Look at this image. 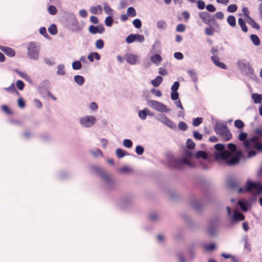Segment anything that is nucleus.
<instances>
[{
    "label": "nucleus",
    "instance_id": "nucleus-1",
    "mask_svg": "<svg viewBox=\"0 0 262 262\" xmlns=\"http://www.w3.org/2000/svg\"><path fill=\"white\" fill-rule=\"evenodd\" d=\"M228 147L231 152L227 150H224V145L221 144L215 145V148L219 151L215 154L216 159L224 160L229 165H234L238 162L239 157L242 156V152L240 150H237L236 147L234 144H228Z\"/></svg>",
    "mask_w": 262,
    "mask_h": 262
},
{
    "label": "nucleus",
    "instance_id": "nucleus-2",
    "mask_svg": "<svg viewBox=\"0 0 262 262\" xmlns=\"http://www.w3.org/2000/svg\"><path fill=\"white\" fill-rule=\"evenodd\" d=\"M245 147L249 150L248 157L251 158L256 154L255 150H262V144L258 137H253L244 142Z\"/></svg>",
    "mask_w": 262,
    "mask_h": 262
},
{
    "label": "nucleus",
    "instance_id": "nucleus-3",
    "mask_svg": "<svg viewBox=\"0 0 262 262\" xmlns=\"http://www.w3.org/2000/svg\"><path fill=\"white\" fill-rule=\"evenodd\" d=\"M192 154L190 151L186 150L185 153V157L182 160H173V166L176 168L181 169L184 166L193 167L194 164L192 162Z\"/></svg>",
    "mask_w": 262,
    "mask_h": 262
},
{
    "label": "nucleus",
    "instance_id": "nucleus-4",
    "mask_svg": "<svg viewBox=\"0 0 262 262\" xmlns=\"http://www.w3.org/2000/svg\"><path fill=\"white\" fill-rule=\"evenodd\" d=\"M28 55L31 58L36 60L39 57V47L34 42H31L28 47Z\"/></svg>",
    "mask_w": 262,
    "mask_h": 262
},
{
    "label": "nucleus",
    "instance_id": "nucleus-5",
    "mask_svg": "<svg viewBox=\"0 0 262 262\" xmlns=\"http://www.w3.org/2000/svg\"><path fill=\"white\" fill-rule=\"evenodd\" d=\"M246 190L254 194H260L262 193V185L258 183L248 182Z\"/></svg>",
    "mask_w": 262,
    "mask_h": 262
},
{
    "label": "nucleus",
    "instance_id": "nucleus-6",
    "mask_svg": "<svg viewBox=\"0 0 262 262\" xmlns=\"http://www.w3.org/2000/svg\"><path fill=\"white\" fill-rule=\"evenodd\" d=\"M147 104L150 107L161 112H168L170 110L164 104L154 100H148Z\"/></svg>",
    "mask_w": 262,
    "mask_h": 262
},
{
    "label": "nucleus",
    "instance_id": "nucleus-7",
    "mask_svg": "<svg viewBox=\"0 0 262 262\" xmlns=\"http://www.w3.org/2000/svg\"><path fill=\"white\" fill-rule=\"evenodd\" d=\"M96 120V118L93 116H86L81 118L80 122L82 126L89 127L94 124Z\"/></svg>",
    "mask_w": 262,
    "mask_h": 262
},
{
    "label": "nucleus",
    "instance_id": "nucleus-8",
    "mask_svg": "<svg viewBox=\"0 0 262 262\" xmlns=\"http://www.w3.org/2000/svg\"><path fill=\"white\" fill-rule=\"evenodd\" d=\"M199 15L203 21L206 24L209 25L212 22L215 21L214 18L207 12H201L199 13Z\"/></svg>",
    "mask_w": 262,
    "mask_h": 262
},
{
    "label": "nucleus",
    "instance_id": "nucleus-9",
    "mask_svg": "<svg viewBox=\"0 0 262 262\" xmlns=\"http://www.w3.org/2000/svg\"><path fill=\"white\" fill-rule=\"evenodd\" d=\"M89 30L92 34L102 33L104 31V28L102 25L99 26H91Z\"/></svg>",
    "mask_w": 262,
    "mask_h": 262
},
{
    "label": "nucleus",
    "instance_id": "nucleus-10",
    "mask_svg": "<svg viewBox=\"0 0 262 262\" xmlns=\"http://www.w3.org/2000/svg\"><path fill=\"white\" fill-rule=\"evenodd\" d=\"M126 61L130 64H136L138 61V57L133 54H127L125 56Z\"/></svg>",
    "mask_w": 262,
    "mask_h": 262
},
{
    "label": "nucleus",
    "instance_id": "nucleus-11",
    "mask_svg": "<svg viewBox=\"0 0 262 262\" xmlns=\"http://www.w3.org/2000/svg\"><path fill=\"white\" fill-rule=\"evenodd\" d=\"M160 121L162 123L165 124L166 125L171 128H176V127L175 124L173 123L171 120H170L169 119H168L167 117L165 116L161 117V118L160 119Z\"/></svg>",
    "mask_w": 262,
    "mask_h": 262
},
{
    "label": "nucleus",
    "instance_id": "nucleus-12",
    "mask_svg": "<svg viewBox=\"0 0 262 262\" xmlns=\"http://www.w3.org/2000/svg\"><path fill=\"white\" fill-rule=\"evenodd\" d=\"M222 138L225 141H228L231 139L232 135L226 127H224L222 133Z\"/></svg>",
    "mask_w": 262,
    "mask_h": 262
},
{
    "label": "nucleus",
    "instance_id": "nucleus-13",
    "mask_svg": "<svg viewBox=\"0 0 262 262\" xmlns=\"http://www.w3.org/2000/svg\"><path fill=\"white\" fill-rule=\"evenodd\" d=\"M0 50L4 52L7 55L10 57H13L15 55L14 50L10 48L0 46Z\"/></svg>",
    "mask_w": 262,
    "mask_h": 262
},
{
    "label": "nucleus",
    "instance_id": "nucleus-14",
    "mask_svg": "<svg viewBox=\"0 0 262 262\" xmlns=\"http://www.w3.org/2000/svg\"><path fill=\"white\" fill-rule=\"evenodd\" d=\"M212 61L214 63V64L223 69H226L227 68L226 66L223 62L220 61V58L216 56H213L211 58Z\"/></svg>",
    "mask_w": 262,
    "mask_h": 262
},
{
    "label": "nucleus",
    "instance_id": "nucleus-15",
    "mask_svg": "<svg viewBox=\"0 0 262 262\" xmlns=\"http://www.w3.org/2000/svg\"><path fill=\"white\" fill-rule=\"evenodd\" d=\"M90 12L94 14H100L102 12V8L100 5L92 7L90 9Z\"/></svg>",
    "mask_w": 262,
    "mask_h": 262
},
{
    "label": "nucleus",
    "instance_id": "nucleus-16",
    "mask_svg": "<svg viewBox=\"0 0 262 262\" xmlns=\"http://www.w3.org/2000/svg\"><path fill=\"white\" fill-rule=\"evenodd\" d=\"M244 216L243 214L239 212L237 210H234L233 212L232 219L235 221H243L244 220Z\"/></svg>",
    "mask_w": 262,
    "mask_h": 262
},
{
    "label": "nucleus",
    "instance_id": "nucleus-17",
    "mask_svg": "<svg viewBox=\"0 0 262 262\" xmlns=\"http://www.w3.org/2000/svg\"><path fill=\"white\" fill-rule=\"evenodd\" d=\"M88 58L91 62H93L94 59L99 60L100 59V56L97 52H92L89 54Z\"/></svg>",
    "mask_w": 262,
    "mask_h": 262
},
{
    "label": "nucleus",
    "instance_id": "nucleus-18",
    "mask_svg": "<svg viewBox=\"0 0 262 262\" xmlns=\"http://www.w3.org/2000/svg\"><path fill=\"white\" fill-rule=\"evenodd\" d=\"M252 98L255 103H259L262 101V94H253L252 95Z\"/></svg>",
    "mask_w": 262,
    "mask_h": 262
},
{
    "label": "nucleus",
    "instance_id": "nucleus-19",
    "mask_svg": "<svg viewBox=\"0 0 262 262\" xmlns=\"http://www.w3.org/2000/svg\"><path fill=\"white\" fill-rule=\"evenodd\" d=\"M237 204L241 207L242 210H243L244 211H247L248 203L246 201L243 200H239Z\"/></svg>",
    "mask_w": 262,
    "mask_h": 262
},
{
    "label": "nucleus",
    "instance_id": "nucleus-20",
    "mask_svg": "<svg viewBox=\"0 0 262 262\" xmlns=\"http://www.w3.org/2000/svg\"><path fill=\"white\" fill-rule=\"evenodd\" d=\"M247 23L253 28L258 30L259 29V26L258 24L252 18L249 17L247 19Z\"/></svg>",
    "mask_w": 262,
    "mask_h": 262
},
{
    "label": "nucleus",
    "instance_id": "nucleus-21",
    "mask_svg": "<svg viewBox=\"0 0 262 262\" xmlns=\"http://www.w3.org/2000/svg\"><path fill=\"white\" fill-rule=\"evenodd\" d=\"M150 60L155 63L159 64L162 61V58L159 55L155 54L151 56Z\"/></svg>",
    "mask_w": 262,
    "mask_h": 262
},
{
    "label": "nucleus",
    "instance_id": "nucleus-22",
    "mask_svg": "<svg viewBox=\"0 0 262 262\" xmlns=\"http://www.w3.org/2000/svg\"><path fill=\"white\" fill-rule=\"evenodd\" d=\"M147 113H149V110L147 108H145L143 110L140 111L138 113L139 117L143 120L146 119Z\"/></svg>",
    "mask_w": 262,
    "mask_h": 262
},
{
    "label": "nucleus",
    "instance_id": "nucleus-23",
    "mask_svg": "<svg viewBox=\"0 0 262 262\" xmlns=\"http://www.w3.org/2000/svg\"><path fill=\"white\" fill-rule=\"evenodd\" d=\"M227 22L229 25L232 27H234L236 25V19L235 17L233 15H229L227 17Z\"/></svg>",
    "mask_w": 262,
    "mask_h": 262
},
{
    "label": "nucleus",
    "instance_id": "nucleus-24",
    "mask_svg": "<svg viewBox=\"0 0 262 262\" xmlns=\"http://www.w3.org/2000/svg\"><path fill=\"white\" fill-rule=\"evenodd\" d=\"M162 80V77L161 76H158L155 79L152 80L151 82L154 86L157 87L160 85Z\"/></svg>",
    "mask_w": 262,
    "mask_h": 262
},
{
    "label": "nucleus",
    "instance_id": "nucleus-25",
    "mask_svg": "<svg viewBox=\"0 0 262 262\" xmlns=\"http://www.w3.org/2000/svg\"><path fill=\"white\" fill-rule=\"evenodd\" d=\"M250 38L253 43L254 45L255 46H258L260 43V40L259 38V37L256 35L254 34H252L250 36Z\"/></svg>",
    "mask_w": 262,
    "mask_h": 262
},
{
    "label": "nucleus",
    "instance_id": "nucleus-26",
    "mask_svg": "<svg viewBox=\"0 0 262 262\" xmlns=\"http://www.w3.org/2000/svg\"><path fill=\"white\" fill-rule=\"evenodd\" d=\"M238 23L239 26H241L242 30L244 32H247L248 31V28L246 25V24L243 18H239L238 19Z\"/></svg>",
    "mask_w": 262,
    "mask_h": 262
},
{
    "label": "nucleus",
    "instance_id": "nucleus-27",
    "mask_svg": "<svg viewBox=\"0 0 262 262\" xmlns=\"http://www.w3.org/2000/svg\"><path fill=\"white\" fill-rule=\"evenodd\" d=\"M75 81L79 85H82L84 81V78L80 75H76L74 77Z\"/></svg>",
    "mask_w": 262,
    "mask_h": 262
},
{
    "label": "nucleus",
    "instance_id": "nucleus-28",
    "mask_svg": "<svg viewBox=\"0 0 262 262\" xmlns=\"http://www.w3.org/2000/svg\"><path fill=\"white\" fill-rule=\"evenodd\" d=\"M127 14L130 17H134L136 15V11L133 7H129L127 10Z\"/></svg>",
    "mask_w": 262,
    "mask_h": 262
},
{
    "label": "nucleus",
    "instance_id": "nucleus-29",
    "mask_svg": "<svg viewBox=\"0 0 262 262\" xmlns=\"http://www.w3.org/2000/svg\"><path fill=\"white\" fill-rule=\"evenodd\" d=\"M238 66L241 69H243L244 68H248L250 67V65L249 63L246 62L244 60H241L238 62Z\"/></svg>",
    "mask_w": 262,
    "mask_h": 262
},
{
    "label": "nucleus",
    "instance_id": "nucleus-30",
    "mask_svg": "<svg viewBox=\"0 0 262 262\" xmlns=\"http://www.w3.org/2000/svg\"><path fill=\"white\" fill-rule=\"evenodd\" d=\"M48 31L51 34L53 35L56 34L57 32V27L56 25H52L51 26H50L48 28Z\"/></svg>",
    "mask_w": 262,
    "mask_h": 262
},
{
    "label": "nucleus",
    "instance_id": "nucleus-31",
    "mask_svg": "<svg viewBox=\"0 0 262 262\" xmlns=\"http://www.w3.org/2000/svg\"><path fill=\"white\" fill-rule=\"evenodd\" d=\"M195 156L197 158H202L203 159H205L207 157V155L205 151H199L196 154Z\"/></svg>",
    "mask_w": 262,
    "mask_h": 262
},
{
    "label": "nucleus",
    "instance_id": "nucleus-32",
    "mask_svg": "<svg viewBox=\"0 0 262 262\" xmlns=\"http://www.w3.org/2000/svg\"><path fill=\"white\" fill-rule=\"evenodd\" d=\"M104 45V41L102 39H98L96 41V47L98 49H101Z\"/></svg>",
    "mask_w": 262,
    "mask_h": 262
},
{
    "label": "nucleus",
    "instance_id": "nucleus-33",
    "mask_svg": "<svg viewBox=\"0 0 262 262\" xmlns=\"http://www.w3.org/2000/svg\"><path fill=\"white\" fill-rule=\"evenodd\" d=\"M135 41H136V34H130L126 38V41L129 43Z\"/></svg>",
    "mask_w": 262,
    "mask_h": 262
},
{
    "label": "nucleus",
    "instance_id": "nucleus-34",
    "mask_svg": "<svg viewBox=\"0 0 262 262\" xmlns=\"http://www.w3.org/2000/svg\"><path fill=\"white\" fill-rule=\"evenodd\" d=\"M16 72L21 77H22L24 79H25L27 81L30 80V77L28 75V74L27 73L19 72L18 70H16Z\"/></svg>",
    "mask_w": 262,
    "mask_h": 262
},
{
    "label": "nucleus",
    "instance_id": "nucleus-35",
    "mask_svg": "<svg viewBox=\"0 0 262 262\" xmlns=\"http://www.w3.org/2000/svg\"><path fill=\"white\" fill-rule=\"evenodd\" d=\"M237 7L236 5L231 4V5H230L227 7V11L229 12L233 13V12H235L237 10Z\"/></svg>",
    "mask_w": 262,
    "mask_h": 262
},
{
    "label": "nucleus",
    "instance_id": "nucleus-36",
    "mask_svg": "<svg viewBox=\"0 0 262 262\" xmlns=\"http://www.w3.org/2000/svg\"><path fill=\"white\" fill-rule=\"evenodd\" d=\"M234 125L235 127L238 128H242L244 126V123L242 121L237 120L235 121Z\"/></svg>",
    "mask_w": 262,
    "mask_h": 262
},
{
    "label": "nucleus",
    "instance_id": "nucleus-37",
    "mask_svg": "<svg viewBox=\"0 0 262 262\" xmlns=\"http://www.w3.org/2000/svg\"><path fill=\"white\" fill-rule=\"evenodd\" d=\"M113 19L111 16H108L105 18V24L106 26L110 27L112 25Z\"/></svg>",
    "mask_w": 262,
    "mask_h": 262
},
{
    "label": "nucleus",
    "instance_id": "nucleus-38",
    "mask_svg": "<svg viewBox=\"0 0 262 262\" xmlns=\"http://www.w3.org/2000/svg\"><path fill=\"white\" fill-rule=\"evenodd\" d=\"M202 122V118L201 117H198L194 119L193 121V125L194 126H199Z\"/></svg>",
    "mask_w": 262,
    "mask_h": 262
},
{
    "label": "nucleus",
    "instance_id": "nucleus-39",
    "mask_svg": "<svg viewBox=\"0 0 262 262\" xmlns=\"http://www.w3.org/2000/svg\"><path fill=\"white\" fill-rule=\"evenodd\" d=\"M104 10L105 12L108 15H112L113 13V10L107 5L105 4L104 6Z\"/></svg>",
    "mask_w": 262,
    "mask_h": 262
},
{
    "label": "nucleus",
    "instance_id": "nucleus-40",
    "mask_svg": "<svg viewBox=\"0 0 262 262\" xmlns=\"http://www.w3.org/2000/svg\"><path fill=\"white\" fill-rule=\"evenodd\" d=\"M133 25H134V26L136 28H138V29H139L141 28V26H142V23H141V21L140 19H135L133 22Z\"/></svg>",
    "mask_w": 262,
    "mask_h": 262
},
{
    "label": "nucleus",
    "instance_id": "nucleus-41",
    "mask_svg": "<svg viewBox=\"0 0 262 262\" xmlns=\"http://www.w3.org/2000/svg\"><path fill=\"white\" fill-rule=\"evenodd\" d=\"M72 67L75 70H79L81 67V64L79 61H75L73 62Z\"/></svg>",
    "mask_w": 262,
    "mask_h": 262
},
{
    "label": "nucleus",
    "instance_id": "nucleus-42",
    "mask_svg": "<svg viewBox=\"0 0 262 262\" xmlns=\"http://www.w3.org/2000/svg\"><path fill=\"white\" fill-rule=\"evenodd\" d=\"M48 11L51 14L55 15L57 13V9L54 6H50L48 8Z\"/></svg>",
    "mask_w": 262,
    "mask_h": 262
},
{
    "label": "nucleus",
    "instance_id": "nucleus-43",
    "mask_svg": "<svg viewBox=\"0 0 262 262\" xmlns=\"http://www.w3.org/2000/svg\"><path fill=\"white\" fill-rule=\"evenodd\" d=\"M186 144H187V148H189V149H193L194 148L195 144L190 139H188L187 141Z\"/></svg>",
    "mask_w": 262,
    "mask_h": 262
},
{
    "label": "nucleus",
    "instance_id": "nucleus-44",
    "mask_svg": "<svg viewBox=\"0 0 262 262\" xmlns=\"http://www.w3.org/2000/svg\"><path fill=\"white\" fill-rule=\"evenodd\" d=\"M157 27L159 29H164L166 26V24L164 20H160L157 23Z\"/></svg>",
    "mask_w": 262,
    "mask_h": 262
},
{
    "label": "nucleus",
    "instance_id": "nucleus-45",
    "mask_svg": "<svg viewBox=\"0 0 262 262\" xmlns=\"http://www.w3.org/2000/svg\"><path fill=\"white\" fill-rule=\"evenodd\" d=\"M123 145L126 147L130 148L132 146L133 143L131 140L129 139H125L123 141Z\"/></svg>",
    "mask_w": 262,
    "mask_h": 262
},
{
    "label": "nucleus",
    "instance_id": "nucleus-46",
    "mask_svg": "<svg viewBox=\"0 0 262 262\" xmlns=\"http://www.w3.org/2000/svg\"><path fill=\"white\" fill-rule=\"evenodd\" d=\"M197 6L199 9L203 10L205 7V4L203 1L199 0L197 2Z\"/></svg>",
    "mask_w": 262,
    "mask_h": 262
},
{
    "label": "nucleus",
    "instance_id": "nucleus-47",
    "mask_svg": "<svg viewBox=\"0 0 262 262\" xmlns=\"http://www.w3.org/2000/svg\"><path fill=\"white\" fill-rule=\"evenodd\" d=\"M178 127L179 128L182 130H185L187 128L186 124L184 122H180L179 123Z\"/></svg>",
    "mask_w": 262,
    "mask_h": 262
},
{
    "label": "nucleus",
    "instance_id": "nucleus-48",
    "mask_svg": "<svg viewBox=\"0 0 262 262\" xmlns=\"http://www.w3.org/2000/svg\"><path fill=\"white\" fill-rule=\"evenodd\" d=\"M136 152L138 155H142L144 152V148L141 146H137L136 148Z\"/></svg>",
    "mask_w": 262,
    "mask_h": 262
},
{
    "label": "nucleus",
    "instance_id": "nucleus-49",
    "mask_svg": "<svg viewBox=\"0 0 262 262\" xmlns=\"http://www.w3.org/2000/svg\"><path fill=\"white\" fill-rule=\"evenodd\" d=\"M177 32H183L185 30V26L183 24H179L176 28Z\"/></svg>",
    "mask_w": 262,
    "mask_h": 262
},
{
    "label": "nucleus",
    "instance_id": "nucleus-50",
    "mask_svg": "<svg viewBox=\"0 0 262 262\" xmlns=\"http://www.w3.org/2000/svg\"><path fill=\"white\" fill-rule=\"evenodd\" d=\"M206 9L210 12H214L216 10L215 7L212 4L207 5L206 6Z\"/></svg>",
    "mask_w": 262,
    "mask_h": 262
},
{
    "label": "nucleus",
    "instance_id": "nucleus-51",
    "mask_svg": "<svg viewBox=\"0 0 262 262\" xmlns=\"http://www.w3.org/2000/svg\"><path fill=\"white\" fill-rule=\"evenodd\" d=\"M204 247L206 250L211 251L215 248V246L214 244H210L209 245H205Z\"/></svg>",
    "mask_w": 262,
    "mask_h": 262
},
{
    "label": "nucleus",
    "instance_id": "nucleus-52",
    "mask_svg": "<svg viewBox=\"0 0 262 262\" xmlns=\"http://www.w3.org/2000/svg\"><path fill=\"white\" fill-rule=\"evenodd\" d=\"M5 90L8 92H16L18 93L17 91L15 88L14 84L13 83L12 84L10 87L5 88Z\"/></svg>",
    "mask_w": 262,
    "mask_h": 262
},
{
    "label": "nucleus",
    "instance_id": "nucleus-53",
    "mask_svg": "<svg viewBox=\"0 0 262 262\" xmlns=\"http://www.w3.org/2000/svg\"><path fill=\"white\" fill-rule=\"evenodd\" d=\"M16 86L19 90H23L24 88L25 85H24V82L22 81L18 80L16 82Z\"/></svg>",
    "mask_w": 262,
    "mask_h": 262
},
{
    "label": "nucleus",
    "instance_id": "nucleus-54",
    "mask_svg": "<svg viewBox=\"0 0 262 262\" xmlns=\"http://www.w3.org/2000/svg\"><path fill=\"white\" fill-rule=\"evenodd\" d=\"M116 154L119 158H122L124 155V151L120 148L116 150Z\"/></svg>",
    "mask_w": 262,
    "mask_h": 262
},
{
    "label": "nucleus",
    "instance_id": "nucleus-55",
    "mask_svg": "<svg viewBox=\"0 0 262 262\" xmlns=\"http://www.w3.org/2000/svg\"><path fill=\"white\" fill-rule=\"evenodd\" d=\"M224 14L222 12H217L215 14V17L218 19H222L224 18Z\"/></svg>",
    "mask_w": 262,
    "mask_h": 262
},
{
    "label": "nucleus",
    "instance_id": "nucleus-56",
    "mask_svg": "<svg viewBox=\"0 0 262 262\" xmlns=\"http://www.w3.org/2000/svg\"><path fill=\"white\" fill-rule=\"evenodd\" d=\"M57 73L59 75H64V70L63 66L59 65L58 67Z\"/></svg>",
    "mask_w": 262,
    "mask_h": 262
},
{
    "label": "nucleus",
    "instance_id": "nucleus-57",
    "mask_svg": "<svg viewBox=\"0 0 262 262\" xmlns=\"http://www.w3.org/2000/svg\"><path fill=\"white\" fill-rule=\"evenodd\" d=\"M144 40V37L142 35L136 34V41L143 42Z\"/></svg>",
    "mask_w": 262,
    "mask_h": 262
},
{
    "label": "nucleus",
    "instance_id": "nucleus-58",
    "mask_svg": "<svg viewBox=\"0 0 262 262\" xmlns=\"http://www.w3.org/2000/svg\"><path fill=\"white\" fill-rule=\"evenodd\" d=\"M179 83L178 81L175 82L171 87L172 91L177 92L179 87Z\"/></svg>",
    "mask_w": 262,
    "mask_h": 262
},
{
    "label": "nucleus",
    "instance_id": "nucleus-59",
    "mask_svg": "<svg viewBox=\"0 0 262 262\" xmlns=\"http://www.w3.org/2000/svg\"><path fill=\"white\" fill-rule=\"evenodd\" d=\"M17 103L18 106L21 107L23 108L25 106V103L23 98H19L18 100Z\"/></svg>",
    "mask_w": 262,
    "mask_h": 262
},
{
    "label": "nucleus",
    "instance_id": "nucleus-60",
    "mask_svg": "<svg viewBox=\"0 0 262 262\" xmlns=\"http://www.w3.org/2000/svg\"><path fill=\"white\" fill-rule=\"evenodd\" d=\"M205 33L208 35H211L213 33V30L211 27H208L205 29Z\"/></svg>",
    "mask_w": 262,
    "mask_h": 262
},
{
    "label": "nucleus",
    "instance_id": "nucleus-61",
    "mask_svg": "<svg viewBox=\"0 0 262 262\" xmlns=\"http://www.w3.org/2000/svg\"><path fill=\"white\" fill-rule=\"evenodd\" d=\"M179 97V94L177 92H172L171 93V99L173 100H177Z\"/></svg>",
    "mask_w": 262,
    "mask_h": 262
},
{
    "label": "nucleus",
    "instance_id": "nucleus-62",
    "mask_svg": "<svg viewBox=\"0 0 262 262\" xmlns=\"http://www.w3.org/2000/svg\"><path fill=\"white\" fill-rule=\"evenodd\" d=\"M174 57L179 60L182 59L183 58V54L180 52H176L174 54Z\"/></svg>",
    "mask_w": 262,
    "mask_h": 262
},
{
    "label": "nucleus",
    "instance_id": "nucleus-63",
    "mask_svg": "<svg viewBox=\"0 0 262 262\" xmlns=\"http://www.w3.org/2000/svg\"><path fill=\"white\" fill-rule=\"evenodd\" d=\"M193 136L196 139L198 140H201L202 138V135L198 132H193Z\"/></svg>",
    "mask_w": 262,
    "mask_h": 262
},
{
    "label": "nucleus",
    "instance_id": "nucleus-64",
    "mask_svg": "<svg viewBox=\"0 0 262 262\" xmlns=\"http://www.w3.org/2000/svg\"><path fill=\"white\" fill-rule=\"evenodd\" d=\"M242 11L244 14V15L247 17L248 19V18L250 17L249 15V11L247 8L244 7L242 9Z\"/></svg>",
    "mask_w": 262,
    "mask_h": 262
}]
</instances>
